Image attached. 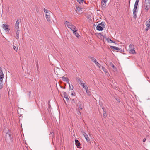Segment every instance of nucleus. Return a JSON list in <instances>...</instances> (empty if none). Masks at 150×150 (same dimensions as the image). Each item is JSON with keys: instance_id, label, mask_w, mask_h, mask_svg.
Listing matches in <instances>:
<instances>
[{"instance_id": "1", "label": "nucleus", "mask_w": 150, "mask_h": 150, "mask_svg": "<svg viewBox=\"0 0 150 150\" xmlns=\"http://www.w3.org/2000/svg\"><path fill=\"white\" fill-rule=\"evenodd\" d=\"M4 138L6 143L11 144L13 141L12 137L10 133H7L5 135Z\"/></svg>"}, {"instance_id": "2", "label": "nucleus", "mask_w": 150, "mask_h": 150, "mask_svg": "<svg viewBox=\"0 0 150 150\" xmlns=\"http://www.w3.org/2000/svg\"><path fill=\"white\" fill-rule=\"evenodd\" d=\"M144 6L146 11H148L150 8V0H145Z\"/></svg>"}, {"instance_id": "3", "label": "nucleus", "mask_w": 150, "mask_h": 150, "mask_svg": "<svg viewBox=\"0 0 150 150\" xmlns=\"http://www.w3.org/2000/svg\"><path fill=\"white\" fill-rule=\"evenodd\" d=\"M44 11L46 15V18L47 19V20L48 21H50V11L46 9L45 8H44Z\"/></svg>"}, {"instance_id": "4", "label": "nucleus", "mask_w": 150, "mask_h": 150, "mask_svg": "<svg viewBox=\"0 0 150 150\" xmlns=\"http://www.w3.org/2000/svg\"><path fill=\"white\" fill-rule=\"evenodd\" d=\"M88 58H89L91 59V61L95 63L96 66H98L99 68H100L101 66L100 64L97 62V60L95 59V58L91 57H88Z\"/></svg>"}, {"instance_id": "5", "label": "nucleus", "mask_w": 150, "mask_h": 150, "mask_svg": "<svg viewBox=\"0 0 150 150\" xmlns=\"http://www.w3.org/2000/svg\"><path fill=\"white\" fill-rule=\"evenodd\" d=\"M137 6L134 5V7L133 9V17L134 18H136L137 17Z\"/></svg>"}, {"instance_id": "6", "label": "nucleus", "mask_w": 150, "mask_h": 150, "mask_svg": "<svg viewBox=\"0 0 150 150\" xmlns=\"http://www.w3.org/2000/svg\"><path fill=\"white\" fill-rule=\"evenodd\" d=\"M21 22V20L20 19H18L15 24V28L17 30H19V23Z\"/></svg>"}, {"instance_id": "7", "label": "nucleus", "mask_w": 150, "mask_h": 150, "mask_svg": "<svg viewBox=\"0 0 150 150\" xmlns=\"http://www.w3.org/2000/svg\"><path fill=\"white\" fill-rule=\"evenodd\" d=\"M81 132L82 133L84 136V137L86 139V140L88 142H89V141H90V140L87 134L83 130L81 131Z\"/></svg>"}, {"instance_id": "8", "label": "nucleus", "mask_w": 150, "mask_h": 150, "mask_svg": "<svg viewBox=\"0 0 150 150\" xmlns=\"http://www.w3.org/2000/svg\"><path fill=\"white\" fill-rule=\"evenodd\" d=\"M108 0H102L101 1V6L102 9L104 8L106 5V2Z\"/></svg>"}, {"instance_id": "9", "label": "nucleus", "mask_w": 150, "mask_h": 150, "mask_svg": "<svg viewBox=\"0 0 150 150\" xmlns=\"http://www.w3.org/2000/svg\"><path fill=\"white\" fill-rule=\"evenodd\" d=\"M110 47L111 49L117 50V51L120 52L122 51V50L121 48L117 47L116 46H110Z\"/></svg>"}, {"instance_id": "10", "label": "nucleus", "mask_w": 150, "mask_h": 150, "mask_svg": "<svg viewBox=\"0 0 150 150\" xmlns=\"http://www.w3.org/2000/svg\"><path fill=\"white\" fill-rule=\"evenodd\" d=\"M9 25L7 24H3L2 25L3 28L6 31H9L10 29L8 28Z\"/></svg>"}, {"instance_id": "11", "label": "nucleus", "mask_w": 150, "mask_h": 150, "mask_svg": "<svg viewBox=\"0 0 150 150\" xmlns=\"http://www.w3.org/2000/svg\"><path fill=\"white\" fill-rule=\"evenodd\" d=\"M82 8L76 6L75 8L76 12L78 14H79L82 11Z\"/></svg>"}, {"instance_id": "12", "label": "nucleus", "mask_w": 150, "mask_h": 150, "mask_svg": "<svg viewBox=\"0 0 150 150\" xmlns=\"http://www.w3.org/2000/svg\"><path fill=\"white\" fill-rule=\"evenodd\" d=\"M65 25L69 28H70L73 25L71 23L67 21H66L65 22Z\"/></svg>"}, {"instance_id": "13", "label": "nucleus", "mask_w": 150, "mask_h": 150, "mask_svg": "<svg viewBox=\"0 0 150 150\" xmlns=\"http://www.w3.org/2000/svg\"><path fill=\"white\" fill-rule=\"evenodd\" d=\"M109 64L110 66L112 67L113 68V71H117V69L116 67L114 65L112 62H110Z\"/></svg>"}, {"instance_id": "14", "label": "nucleus", "mask_w": 150, "mask_h": 150, "mask_svg": "<svg viewBox=\"0 0 150 150\" xmlns=\"http://www.w3.org/2000/svg\"><path fill=\"white\" fill-rule=\"evenodd\" d=\"M96 35L100 38H101L102 37H103L104 38H105V36H104L103 34L101 33H96Z\"/></svg>"}, {"instance_id": "15", "label": "nucleus", "mask_w": 150, "mask_h": 150, "mask_svg": "<svg viewBox=\"0 0 150 150\" xmlns=\"http://www.w3.org/2000/svg\"><path fill=\"white\" fill-rule=\"evenodd\" d=\"M70 29L72 30L73 33L74 32H76V31H77V28L74 25H73Z\"/></svg>"}, {"instance_id": "16", "label": "nucleus", "mask_w": 150, "mask_h": 150, "mask_svg": "<svg viewBox=\"0 0 150 150\" xmlns=\"http://www.w3.org/2000/svg\"><path fill=\"white\" fill-rule=\"evenodd\" d=\"M96 28L97 30L99 31H102L103 30V27L99 25L97 26Z\"/></svg>"}, {"instance_id": "17", "label": "nucleus", "mask_w": 150, "mask_h": 150, "mask_svg": "<svg viewBox=\"0 0 150 150\" xmlns=\"http://www.w3.org/2000/svg\"><path fill=\"white\" fill-rule=\"evenodd\" d=\"M75 143L76 145L77 146H79L80 145V144L79 141L77 139H75Z\"/></svg>"}, {"instance_id": "18", "label": "nucleus", "mask_w": 150, "mask_h": 150, "mask_svg": "<svg viewBox=\"0 0 150 150\" xmlns=\"http://www.w3.org/2000/svg\"><path fill=\"white\" fill-rule=\"evenodd\" d=\"M19 31H20V30H17V31H16V38L18 40L19 39Z\"/></svg>"}, {"instance_id": "19", "label": "nucleus", "mask_w": 150, "mask_h": 150, "mask_svg": "<svg viewBox=\"0 0 150 150\" xmlns=\"http://www.w3.org/2000/svg\"><path fill=\"white\" fill-rule=\"evenodd\" d=\"M3 132L6 133V134L7 133H10L9 132V130L8 129L6 128H4L3 130Z\"/></svg>"}, {"instance_id": "20", "label": "nucleus", "mask_w": 150, "mask_h": 150, "mask_svg": "<svg viewBox=\"0 0 150 150\" xmlns=\"http://www.w3.org/2000/svg\"><path fill=\"white\" fill-rule=\"evenodd\" d=\"M4 77V75L3 72H0V80H3V79Z\"/></svg>"}, {"instance_id": "21", "label": "nucleus", "mask_w": 150, "mask_h": 150, "mask_svg": "<svg viewBox=\"0 0 150 150\" xmlns=\"http://www.w3.org/2000/svg\"><path fill=\"white\" fill-rule=\"evenodd\" d=\"M129 52L131 53H132V54H134L136 53L135 50L134 49H130V50H129Z\"/></svg>"}, {"instance_id": "22", "label": "nucleus", "mask_w": 150, "mask_h": 150, "mask_svg": "<svg viewBox=\"0 0 150 150\" xmlns=\"http://www.w3.org/2000/svg\"><path fill=\"white\" fill-rule=\"evenodd\" d=\"M105 23L104 22H102L101 23H100L98 24L99 25L101 26V27L103 28H105Z\"/></svg>"}, {"instance_id": "23", "label": "nucleus", "mask_w": 150, "mask_h": 150, "mask_svg": "<svg viewBox=\"0 0 150 150\" xmlns=\"http://www.w3.org/2000/svg\"><path fill=\"white\" fill-rule=\"evenodd\" d=\"M3 80H0V89H2L3 87Z\"/></svg>"}, {"instance_id": "24", "label": "nucleus", "mask_w": 150, "mask_h": 150, "mask_svg": "<svg viewBox=\"0 0 150 150\" xmlns=\"http://www.w3.org/2000/svg\"><path fill=\"white\" fill-rule=\"evenodd\" d=\"M82 87L86 90V89H87L88 88V87L87 86V85L85 83H83L82 85H81Z\"/></svg>"}, {"instance_id": "25", "label": "nucleus", "mask_w": 150, "mask_h": 150, "mask_svg": "<svg viewBox=\"0 0 150 150\" xmlns=\"http://www.w3.org/2000/svg\"><path fill=\"white\" fill-rule=\"evenodd\" d=\"M134 46L132 44H130L129 45V50H130V49H134Z\"/></svg>"}, {"instance_id": "26", "label": "nucleus", "mask_w": 150, "mask_h": 150, "mask_svg": "<svg viewBox=\"0 0 150 150\" xmlns=\"http://www.w3.org/2000/svg\"><path fill=\"white\" fill-rule=\"evenodd\" d=\"M62 79L64 81H66L68 80L67 77H64L63 76L62 77Z\"/></svg>"}, {"instance_id": "27", "label": "nucleus", "mask_w": 150, "mask_h": 150, "mask_svg": "<svg viewBox=\"0 0 150 150\" xmlns=\"http://www.w3.org/2000/svg\"><path fill=\"white\" fill-rule=\"evenodd\" d=\"M78 82L81 85L83 83L82 81L80 79H78L77 80Z\"/></svg>"}, {"instance_id": "28", "label": "nucleus", "mask_w": 150, "mask_h": 150, "mask_svg": "<svg viewBox=\"0 0 150 150\" xmlns=\"http://www.w3.org/2000/svg\"><path fill=\"white\" fill-rule=\"evenodd\" d=\"M73 33L77 37H78L79 36V34L77 32V31H76V32H74Z\"/></svg>"}, {"instance_id": "29", "label": "nucleus", "mask_w": 150, "mask_h": 150, "mask_svg": "<svg viewBox=\"0 0 150 150\" xmlns=\"http://www.w3.org/2000/svg\"><path fill=\"white\" fill-rule=\"evenodd\" d=\"M146 24L147 25H150V17L149 19L146 21Z\"/></svg>"}, {"instance_id": "30", "label": "nucleus", "mask_w": 150, "mask_h": 150, "mask_svg": "<svg viewBox=\"0 0 150 150\" xmlns=\"http://www.w3.org/2000/svg\"><path fill=\"white\" fill-rule=\"evenodd\" d=\"M102 69L103 70V71L105 73H108L107 70L105 68V67H102Z\"/></svg>"}, {"instance_id": "31", "label": "nucleus", "mask_w": 150, "mask_h": 150, "mask_svg": "<svg viewBox=\"0 0 150 150\" xmlns=\"http://www.w3.org/2000/svg\"><path fill=\"white\" fill-rule=\"evenodd\" d=\"M146 26L147 27L145 29V31H147L148 30L150 29V25H146Z\"/></svg>"}, {"instance_id": "32", "label": "nucleus", "mask_w": 150, "mask_h": 150, "mask_svg": "<svg viewBox=\"0 0 150 150\" xmlns=\"http://www.w3.org/2000/svg\"><path fill=\"white\" fill-rule=\"evenodd\" d=\"M86 92L89 95H90V92L89 91L88 88H87V89H86Z\"/></svg>"}, {"instance_id": "33", "label": "nucleus", "mask_w": 150, "mask_h": 150, "mask_svg": "<svg viewBox=\"0 0 150 150\" xmlns=\"http://www.w3.org/2000/svg\"><path fill=\"white\" fill-rule=\"evenodd\" d=\"M74 87L72 85H69V89L71 90H72L73 89Z\"/></svg>"}, {"instance_id": "34", "label": "nucleus", "mask_w": 150, "mask_h": 150, "mask_svg": "<svg viewBox=\"0 0 150 150\" xmlns=\"http://www.w3.org/2000/svg\"><path fill=\"white\" fill-rule=\"evenodd\" d=\"M77 2L79 3H83L84 0H77Z\"/></svg>"}, {"instance_id": "35", "label": "nucleus", "mask_w": 150, "mask_h": 150, "mask_svg": "<svg viewBox=\"0 0 150 150\" xmlns=\"http://www.w3.org/2000/svg\"><path fill=\"white\" fill-rule=\"evenodd\" d=\"M14 49L16 51L18 50V48L17 47H16L14 45L13 46Z\"/></svg>"}, {"instance_id": "36", "label": "nucleus", "mask_w": 150, "mask_h": 150, "mask_svg": "<svg viewBox=\"0 0 150 150\" xmlns=\"http://www.w3.org/2000/svg\"><path fill=\"white\" fill-rule=\"evenodd\" d=\"M63 93L64 98L68 96V95L66 92H63Z\"/></svg>"}, {"instance_id": "37", "label": "nucleus", "mask_w": 150, "mask_h": 150, "mask_svg": "<svg viewBox=\"0 0 150 150\" xmlns=\"http://www.w3.org/2000/svg\"><path fill=\"white\" fill-rule=\"evenodd\" d=\"M103 117H105L107 116V114L105 111H104V112H103Z\"/></svg>"}, {"instance_id": "38", "label": "nucleus", "mask_w": 150, "mask_h": 150, "mask_svg": "<svg viewBox=\"0 0 150 150\" xmlns=\"http://www.w3.org/2000/svg\"><path fill=\"white\" fill-rule=\"evenodd\" d=\"M106 40L107 41V42H110V41L111 42L112 41V40H111L110 38H107Z\"/></svg>"}, {"instance_id": "39", "label": "nucleus", "mask_w": 150, "mask_h": 150, "mask_svg": "<svg viewBox=\"0 0 150 150\" xmlns=\"http://www.w3.org/2000/svg\"><path fill=\"white\" fill-rule=\"evenodd\" d=\"M51 135V136L53 137L54 135V133L53 132H52L49 134V135Z\"/></svg>"}, {"instance_id": "40", "label": "nucleus", "mask_w": 150, "mask_h": 150, "mask_svg": "<svg viewBox=\"0 0 150 150\" xmlns=\"http://www.w3.org/2000/svg\"><path fill=\"white\" fill-rule=\"evenodd\" d=\"M65 98L66 99L67 101H68V100H69V99L68 98V96L67 97H65Z\"/></svg>"}, {"instance_id": "41", "label": "nucleus", "mask_w": 150, "mask_h": 150, "mask_svg": "<svg viewBox=\"0 0 150 150\" xmlns=\"http://www.w3.org/2000/svg\"><path fill=\"white\" fill-rule=\"evenodd\" d=\"M138 2H137V1H136L135 2V4H134V5L138 6Z\"/></svg>"}, {"instance_id": "42", "label": "nucleus", "mask_w": 150, "mask_h": 150, "mask_svg": "<svg viewBox=\"0 0 150 150\" xmlns=\"http://www.w3.org/2000/svg\"><path fill=\"white\" fill-rule=\"evenodd\" d=\"M80 103H81V102H79V107H82V105Z\"/></svg>"}, {"instance_id": "43", "label": "nucleus", "mask_w": 150, "mask_h": 150, "mask_svg": "<svg viewBox=\"0 0 150 150\" xmlns=\"http://www.w3.org/2000/svg\"><path fill=\"white\" fill-rule=\"evenodd\" d=\"M71 95L72 96H74L75 95V93L74 92H73L72 93Z\"/></svg>"}, {"instance_id": "44", "label": "nucleus", "mask_w": 150, "mask_h": 150, "mask_svg": "<svg viewBox=\"0 0 150 150\" xmlns=\"http://www.w3.org/2000/svg\"><path fill=\"white\" fill-rule=\"evenodd\" d=\"M66 82L68 84L69 86L70 85L69 80V79Z\"/></svg>"}, {"instance_id": "45", "label": "nucleus", "mask_w": 150, "mask_h": 150, "mask_svg": "<svg viewBox=\"0 0 150 150\" xmlns=\"http://www.w3.org/2000/svg\"><path fill=\"white\" fill-rule=\"evenodd\" d=\"M81 114V112L80 111H78V115H80Z\"/></svg>"}, {"instance_id": "46", "label": "nucleus", "mask_w": 150, "mask_h": 150, "mask_svg": "<svg viewBox=\"0 0 150 150\" xmlns=\"http://www.w3.org/2000/svg\"><path fill=\"white\" fill-rule=\"evenodd\" d=\"M146 140V138H144L143 140V142H145Z\"/></svg>"}, {"instance_id": "47", "label": "nucleus", "mask_w": 150, "mask_h": 150, "mask_svg": "<svg viewBox=\"0 0 150 150\" xmlns=\"http://www.w3.org/2000/svg\"><path fill=\"white\" fill-rule=\"evenodd\" d=\"M2 68H1L0 67V72H2Z\"/></svg>"}, {"instance_id": "48", "label": "nucleus", "mask_w": 150, "mask_h": 150, "mask_svg": "<svg viewBox=\"0 0 150 150\" xmlns=\"http://www.w3.org/2000/svg\"><path fill=\"white\" fill-rule=\"evenodd\" d=\"M80 109V110H81L82 109V107H79V109Z\"/></svg>"}, {"instance_id": "49", "label": "nucleus", "mask_w": 150, "mask_h": 150, "mask_svg": "<svg viewBox=\"0 0 150 150\" xmlns=\"http://www.w3.org/2000/svg\"><path fill=\"white\" fill-rule=\"evenodd\" d=\"M111 43H115V42L114 41H112L111 42Z\"/></svg>"}, {"instance_id": "50", "label": "nucleus", "mask_w": 150, "mask_h": 150, "mask_svg": "<svg viewBox=\"0 0 150 150\" xmlns=\"http://www.w3.org/2000/svg\"><path fill=\"white\" fill-rule=\"evenodd\" d=\"M102 109L103 110V112H104V111H105V109L104 108H102Z\"/></svg>"}, {"instance_id": "51", "label": "nucleus", "mask_w": 150, "mask_h": 150, "mask_svg": "<svg viewBox=\"0 0 150 150\" xmlns=\"http://www.w3.org/2000/svg\"><path fill=\"white\" fill-rule=\"evenodd\" d=\"M72 101L74 103H75V101H74V99L72 100Z\"/></svg>"}, {"instance_id": "52", "label": "nucleus", "mask_w": 150, "mask_h": 150, "mask_svg": "<svg viewBox=\"0 0 150 150\" xmlns=\"http://www.w3.org/2000/svg\"><path fill=\"white\" fill-rule=\"evenodd\" d=\"M139 0H136V1L137 2H139Z\"/></svg>"}, {"instance_id": "53", "label": "nucleus", "mask_w": 150, "mask_h": 150, "mask_svg": "<svg viewBox=\"0 0 150 150\" xmlns=\"http://www.w3.org/2000/svg\"><path fill=\"white\" fill-rule=\"evenodd\" d=\"M61 88H63L64 89H65V87H61Z\"/></svg>"}, {"instance_id": "54", "label": "nucleus", "mask_w": 150, "mask_h": 150, "mask_svg": "<svg viewBox=\"0 0 150 150\" xmlns=\"http://www.w3.org/2000/svg\"><path fill=\"white\" fill-rule=\"evenodd\" d=\"M119 100H117V101H118L119 102H120V101H119Z\"/></svg>"}]
</instances>
